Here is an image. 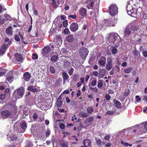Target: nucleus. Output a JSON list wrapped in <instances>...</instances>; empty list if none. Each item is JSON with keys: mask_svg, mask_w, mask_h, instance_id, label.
I'll use <instances>...</instances> for the list:
<instances>
[{"mask_svg": "<svg viewBox=\"0 0 147 147\" xmlns=\"http://www.w3.org/2000/svg\"><path fill=\"white\" fill-rule=\"evenodd\" d=\"M120 37L116 33H112L109 34L107 39V42L110 43H113L115 42L116 43L120 41Z\"/></svg>", "mask_w": 147, "mask_h": 147, "instance_id": "1", "label": "nucleus"}, {"mask_svg": "<svg viewBox=\"0 0 147 147\" xmlns=\"http://www.w3.org/2000/svg\"><path fill=\"white\" fill-rule=\"evenodd\" d=\"M127 10L128 14L131 16L135 17L136 13L134 12L138 15L140 13V12H139L138 10H141V8H139L137 10L134 9L132 7V6L130 4L128 5L127 7Z\"/></svg>", "mask_w": 147, "mask_h": 147, "instance_id": "2", "label": "nucleus"}, {"mask_svg": "<svg viewBox=\"0 0 147 147\" xmlns=\"http://www.w3.org/2000/svg\"><path fill=\"white\" fill-rule=\"evenodd\" d=\"M24 93V88L21 87L14 91L13 96L16 99H19L23 96Z\"/></svg>", "mask_w": 147, "mask_h": 147, "instance_id": "3", "label": "nucleus"}, {"mask_svg": "<svg viewBox=\"0 0 147 147\" xmlns=\"http://www.w3.org/2000/svg\"><path fill=\"white\" fill-rule=\"evenodd\" d=\"M109 12L112 16L116 15L118 13V8L115 4H112L109 7Z\"/></svg>", "mask_w": 147, "mask_h": 147, "instance_id": "4", "label": "nucleus"}, {"mask_svg": "<svg viewBox=\"0 0 147 147\" xmlns=\"http://www.w3.org/2000/svg\"><path fill=\"white\" fill-rule=\"evenodd\" d=\"M62 42V41L61 36L56 35L55 36L53 43V44L56 45L57 47H58L61 45Z\"/></svg>", "mask_w": 147, "mask_h": 147, "instance_id": "5", "label": "nucleus"}, {"mask_svg": "<svg viewBox=\"0 0 147 147\" xmlns=\"http://www.w3.org/2000/svg\"><path fill=\"white\" fill-rule=\"evenodd\" d=\"M102 22L106 24V25L109 26H113L115 25V24L117 23L116 20L114 18H112L108 20H104Z\"/></svg>", "mask_w": 147, "mask_h": 147, "instance_id": "6", "label": "nucleus"}, {"mask_svg": "<svg viewBox=\"0 0 147 147\" xmlns=\"http://www.w3.org/2000/svg\"><path fill=\"white\" fill-rule=\"evenodd\" d=\"M27 128V125L26 123L23 121L20 124L19 128L16 129L17 131L19 133H23L24 132Z\"/></svg>", "mask_w": 147, "mask_h": 147, "instance_id": "7", "label": "nucleus"}, {"mask_svg": "<svg viewBox=\"0 0 147 147\" xmlns=\"http://www.w3.org/2000/svg\"><path fill=\"white\" fill-rule=\"evenodd\" d=\"M88 53L86 49L85 48H82L80 51V55L83 59H85Z\"/></svg>", "mask_w": 147, "mask_h": 147, "instance_id": "8", "label": "nucleus"}, {"mask_svg": "<svg viewBox=\"0 0 147 147\" xmlns=\"http://www.w3.org/2000/svg\"><path fill=\"white\" fill-rule=\"evenodd\" d=\"M112 62V59L111 57H109L107 58L106 69L107 70L109 71L113 67Z\"/></svg>", "mask_w": 147, "mask_h": 147, "instance_id": "9", "label": "nucleus"}, {"mask_svg": "<svg viewBox=\"0 0 147 147\" xmlns=\"http://www.w3.org/2000/svg\"><path fill=\"white\" fill-rule=\"evenodd\" d=\"M51 4L55 8H57L60 3L63 4L64 0H51Z\"/></svg>", "mask_w": 147, "mask_h": 147, "instance_id": "10", "label": "nucleus"}, {"mask_svg": "<svg viewBox=\"0 0 147 147\" xmlns=\"http://www.w3.org/2000/svg\"><path fill=\"white\" fill-rule=\"evenodd\" d=\"M7 138L9 141H12L13 142H15L16 140H18V138L17 137L16 135L14 134H8L7 135Z\"/></svg>", "mask_w": 147, "mask_h": 147, "instance_id": "11", "label": "nucleus"}, {"mask_svg": "<svg viewBox=\"0 0 147 147\" xmlns=\"http://www.w3.org/2000/svg\"><path fill=\"white\" fill-rule=\"evenodd\" d=\"M106 62V58L103 56L101 57L98 61V64L102 67H104L105 66Z\"/></svg>", "mask_w": 147, "mask_h": 147, "instance_id": "12", "label": "nucleus"}, {"mask_svg": "<svg viewBox=\"0 0 147 147\" xmlns=\"http://www.w3.org/2000/svg\"><path fill=\"white\" fill-rule=\"evenodd\" d=\"M78 26L76 23L74 22L71 25L70 27V30L73 32L76 31L78 29Z\"/></svg>", "mask_w": 147, "mask_h": 147, "instance_id": "13", "label": "nucleus"}, {"mask_svg": "<svg viewBox=\"0 0 147 147\" xmlns=\"http://www.w3.org/2000/svg\"><path fill=\"white\" fill-rule=\"evenodd\" d=\"M95 0H88L86 3L87 4L86 7L89 9H91L93 7V5L95 2Z\"/></svg>", "mask_w": 147, "mask_h": 147, "instance_id": "14", "label": "nucleus"}, {"mask_svg": "<svg viewBox=\"0 0 147 147\" xmlns=\"http://www.w3.org/2000/svg\"><path fill=\"white\" fill-rule=\"evenodd\" d=\"M80 15L83 17H85L87 15V11L86 9L84 7H81L79 10Z\"/></svg>", "mask_w": 147, "mask_h": 147, "instance_id": "15", "label": "nucleus"}, {"mask_svg": "<svg viewBox=\"0 0 147 147\" xmlns=\"http://www.w3.org/2000/svg\"><path fill=\"white\" fill-rule=\"evenodd\" d=\"M1 114L2 117L5 118L9 117L11 115L10 113L7 110L2 111Z\"/></svg>", "mask_w": 147, "mask_h": 147, "instance_id": "16", "label": "nucleus"}, {"mask_svg": "<svg viewBox=\"0 0 147 147\" xmlns=\"http://www.w3.org/2000/svg\"><path fill=\"white\" fill-rule=\"evenodd\" d=\"M125 34L126 36L134 35L133 32H131L129 27H127L126 28L125 31Z\"/></svg>", "mask_w": 147, "mask_h": 147, "instance_id": "17", "label": "nucleus"}, {"mask_svg": "<svg viewBox=\"0 0 147 147\" xmlns=\"http://www.w3.org/2000/svg\"><path fill=\"white\" fill-rule=\"evenodd\" d=\"M6 33L9 36H11L13 34L12 27L11 26H10L7 28L5 30Z\"/></svg>", "mask_w": 147, "mask_h": 147, "instance_id": "18", "label": "nucleus"}, {"mask_svg": "<svg viewBox=\"0 0 147 147\" xmlns=\"http://www.w3.org/2000/svg\"><path fill=\"white\" fill-rule=\"evenodd\" d=\"M31 75L28 72H26L24 74L23 78L26 81H28L31 78Z\"/></svg>", "mask_w": 147, "mask_h": 147, "instance_id": "19", "label": "nucleus"}, {"mask_svg": "<svg viewBox=\"0 0 147 147\" xmlns=\"http://www.w3.org/2000/svg\"><path fill=\"white\" fill-rule=\"evenodd\" d=\"M106 73V70L104 69H100L98 77L100 79L102 78L104 76Z\"/></svg>", "mask_w": 147, "mask_h": 147, "instance_id": "20", "label": "nucleus"}, {"mask_svg": "<svg viewBox=\"0 0 147 147\" xmlns=\"http://www.w3.org/2000/svg\"><path fill=\"white\" fill-rule=\"evenodd\" d=\"M50 51V48L48 47L47 46L45 47L43 49V51L42 53L43 54H47Z\"/></svg>", "mask_w": 147, "mask_h": 147, "instance_id": "21", "label": "nucleus"}, {"mask_svg": "<svg viewBox=\"0 0 147 147\" xmlns=\"http://www.w3.org/2000/svg\"><path fill=\"white\" fill-rule=\"evenodd\" d=\"M7 48L6 45L4 44L0 50V55H3L5 52Z\"/></svg>", "mask_w": 147, "mask_h": 147, "instance_id": "22", "label": "nucleus"}, {"mask_svg": "<svg viewBox=\"0 0 147 147\" xmlns=\"http://www.w3.org/2000/svg\"><path fill=\"white\" fill-rule=\"evenodd\" d=\"M66 40L67 42H71L74 40V37L73 35H69L66 37Z\"/></svg>", "mask_w": 147, "mask_h": 147, "instance_id": "23", "label": "nucleus"}, {"mask_svg": "<svg viewBox=\"0 0 147 147\" xmlns=\"http://www.w3.org/2000/svg\"><path fill=\"white\" fill-rule=\"evenodd\" d=\"M14 56L16 60L20 62L22 60V57L18 53H16Z\"/></svg>", "mask_w": 147, "mask_h": 147, "instance_id": "24", "label": "nucleus"}, {"mask_svg": "<svg viewBox=\"0 0 147 147\" xmlns=\"http://www.w3.org/2000/svg\"><path fill=\"white\" fill-rule=\"evenodd\" d=\"M83 143L84 146L87 147L91 144V141L89 139H86L83 141Z\"/></svg>", "mask_w": 147, "mask_h": 147, "instance_id": "25", "label": "nucleus"}, {"mask_svg": "<svg viewBox=\"0 0 147 147\" xmlns=\"http://www.w3.org/2000/svg\"><path fill=\"white\" fill-rule=\"evenodd\" d=\"M113 102H114L115 105L118 108H121V105L120 102L119 101H117L115 100H114Z\"/></svg>", "mask_w": 147, "mask_h": 147, "instance_id": "26", "label": "nucleus"}, {"mask_svg": "<svg viewBox=\"0 0 147 147\" xmlns=\"http://www.w3.org/2000/svg\"><path fill=\"white\" fill-rule=\"evenodd\" d=\"M30 118L32 120L35 121L38 118V114L36 113H35L33 116L30 115Z\"/></svg>", "mask_w": 147, "mask_h": 147, "instance_id": "27", "label": "nucleus"}, {"mask_svg": "<svg viewBox=\"0 0 147 147\" xmlns=\"http://www.w3.org/2000/svg\"><path fill=\"white\" fill-rule=\"evenodd\" d=\"M13 72L11 71L9 72V74L10 75H8L7 76L6 78L7 80L9 81H11L12 79L13 78Z\"/></svg>", "mask_w": 147, "mask_h": 147, "instance_id": "28", "label": "nucleus"}, {"mask_svg": "<svg viewBox=\"0 0 147 147\" xmlns=\"http://www.w3.org/2000/svg\"><path fill=\"white\" fill-rule=\"evenodd\" d=\"M56 104L58 108H60L61 106L62 102L61 99L59 97L57 99V101L56 102Z\"/></svg>", "mask_w": 147, "mask_h": 147, "instance_id": "29", "label": "nucleus"}, {"mask_svg": "<svg viewBox=\"0 0 147 147\" xmlns=\"http://www.w3.org/2000/svg\"><path fill=\"white\" fill-rule=\"evenodd\" d=\"M94 117H90L87 118L85 120V122L86 123H90V124H92L91 122L93 120Z\"/></svg>", "mask_w": 147, "mask_h": 147, "instance_id": "30", "label": "nucleus"}, {"mask_svg": "<svg viewBox=\"0 0 147 147\" xmlns=\"http://www.w3.org/2000/svg\"><path fill=\"white\" fill-rule=\"evenodd\" d=\"M63 80H67L69 78L67 74L65 71H63L62 73Z\"/></svg>", "mask_w": 147, "mask_h": 147, "instance_id": "31", "label": "nucleus"}, {"mask_svg": "<svg viewBox=\"0 0 147 147\" xmlns=\"http://www.w3.org/2000/svg\"><path fill=\"white\" fill-rule=\"evenodd\" d=\"M28 89L29 90H30L33 92H36L37 91V89L34 86H30L28 87Z\"/></svg>", "mask_w": 147, "mask_h": 147, "instance_id": "32", "label": "nucleus"}, {"mask_svg": "<svg viewBox=\"0 0 147 147\" xmlns=\"http://www.w3.org/2000/svg\"><path fill=\"white\" fill-rule=\"evenodd\" d=\"M98 5H97L95 6V10L94 11H90V15H92V14H94L95 15H96V14L97 13L98 11Z\"/></svg>", "mask_w": 147, "mask_h": 147, "instance_id": "33", "label": "nucleus"}, {"mask_svg": "<svg viewBox=\"0 0 147 147\" xmlns=\"http://www.w3.org/2000/svg\"><path fill=\"white\" fill-rule=\"evenodd\" d=\"M103 80H100L98 81L97 84V87L98 88H100L103 86Z\"/></svg>", "mask_w": 147, "mask_h": 147, "instance_id": "34", "label": "nucleus"}, {"mask_svg": "<svg viewBox=\"0 0 147 147\" xmlns=\"http://www.w3.org/2000/svg\"><path fill=\"white\" fill-rule=\"evenodd\" d=\"M79 115L80 116H82L85 118L88 116V114L84 112H80L79 113Z\"/></svg>", "mask_w": 147, "mask_h": 147, "instance_id": "35", "label": "nucleus"}, {"mask_svg": "<svg viewBox=\"0 0 147 147\" xmlns=\"http://www.w3.org/2000/svg\"><path fill=\"white\" fill-rule=\"evenodd\" d=\"M112 53L113 54H115L117 53V49L114 47L112 46L110 48Z\"/></svg>", "mask_w": 147, "mask_h": 147, "instance_id": "36", "label": "nucleus"}, {"mask_svg": "<svg viewBox=\"0 0 147 147\" xmlns=\"http://www.w3.org/2000/svg\"><path fill=\"white\" fill-rule=\"evenodd\" d=\"M87 111L88 113L90 114L93 112L94 108L92 107H88L87 109Z\"/></svg>", "mask_w": 147, "mask_h": 147, "instance_id": "37", "label": "nucleus"}, {"mask_svg": "<svg viewBox=\"0 0 147 147\" xmlns=\"http://www.w3.org/2000/svg\"><path fill=\"white\" fill-rule=\"evenodd\" d=\"M6 72V70L5 69L0 67V76L3 75Z\"/></svg>", "mask_w": 147, "mask_h": 147, "instance_id": "38", "label": "nucleus"}, {"mask_svg": "<svg viewBox=\"0 0 147 147\" xmlns=\"http://www.w3.org/2000/svg\"><path fill=\"white\" fill-rule=\"evenodd\" d=\"M130 93V90L128 89H125L123 92L124 95L126 96H127Z\"/></svg>", "mask_w": 147, "mask_h": 147, "instance_id": "39", "label": "nucleus"}, {"mask_svg": "<svg viewBox=\"0 0 147 147\" xmlns=\"http://www.w3.org/2000/svg\"><path fill=\"white\" fill-rule=\"evenodd\" d=\"M58 57L57 55H54L52 57L51 60V61L53 62H55L57 60V59Z\"/></svg>", "mask_w": 147, "mask_h": 147, "instance_id": "40", "label": "nucleus"}, {"mask_svg": "<svg viewBox=\"0 0 147 147\" xmlns=\"http://www.w3.org/2000/svg\"><path fill=\"white\" fill-rule=\"evenodd\" d=\"M131 30V32H133V34H134V32L136 31L138 29L137 27L135 26H131V27H130Z\"/></svg>", "mask_w": 147, "mask_h": 147, "instance_id": "41", "label": "nucleus"}, {"mask_svg": "<svg viewBox=\"0 0 147 147\" xmlns=\"http://www.w3.org/2000/svg\"><path fill=\"white\" fill-rule=\"evenodd\" d=\"M132 69L133 67H130L128 68L125 69L124 71L125 73H129L132 71Z\"/></svg>", "mask_w": 147, "mask_h": 147, "instance_id": "42", "label": "nucleus"}, {"mask_svg": "<svg viewBox=\"0 0 147 147\" xmlns=\"http://www.w3.org/2000/svg\"><path fill=\"white\" fill-rule=\"evenodd\" d=\"M114 112L113 111H107L106 113L105 114V116L107 115H113L114 113Z\"/></svg>", "mask_w": 147, "mask_h": 147, "instance_id": "43", "label": "nucleus"}, {"mask_svg": "<svg viewBox=\"0 0 147 147\" xmlns=\"http://www.w3.org/2000/svg\"><path fill=\"white\" fill-rule=\"evenodd\" d=\"M89 87L90 89H91L92 91L96 93H97L98 91V89L96 87H90V85H89Z\"/></svg>", "mask_w": 147, "mask_h": 147, "instance_id": "44", "label": "nucleus"}, {"mask_svg": "<svg viewBox=\"0 0 147 147\" xmlns=\"http://www.w3.org/2000/svg\"><path fill=\"white\" fill-rule=\"evenodd\" d=\"M97 80L96 79L93 80L91 82V85L93 86H95L96 84Z\"/></svg>", "mask_w": 147, "mask_h": 147, "instance_id": "45", "label": "nucleus"}, {"mask_svg": "<svg viewBox=\"0 0 147 147\" xmlns=\"http://www.w3.org/2000/svg\"><path fill=\"white\" fill-rule=\"evenodd\" d=\"M32 57L33 59H37L38 58V56L36 54H33L32 56Z\"/></svg>", "mask_w": 147, "mask_h": 147, "instance_id": "46", "label": "nucleus"}, {"mask_svg": "<svg viewBox=\"0 0 147 147\" xmlns=\"http://www.w3.org/2000/svg\"><path fill=\"white\" fill-rule=\"evenodd\" d=\"M125 134V132L123 131H121L119 132L118 134V136H123Z\"/></svg>", "mask_w": 147, "mask_h": 147, "instance_id": "47", "label": "nucleus"}, {"mask_svg": "<svg viewBox=\"0 0 147 147\" xmlns=\"http://www.w3.org/2000/svg\"><path fill=\"white\" fill-rule=\"evenodd\" d=\"M63 26L64 27H66L68 25V22L67 20L63 21Z\"/></svg>", "mask_w": 147, "mask_h": 147, "instance_id": "48", "label": "nucleus"}, {"mask_svg": "<svg viewBox=\"0 0 147 147\" xmlns=\"http://www.w3.org/2000/svg\"><path fill=\"white\" fill-rule=\"evenodd\" d=\"M63 32L65 34H69L70 32L68 28H67L64 30Z\"/></svg>", "mask_w": 147, "mask_h": 147, "instance_id": "49", "label": "nucleus"}, {"mask_svg": "<svg viewBox=\"0 0 147 147\" xmlns=\"http://www.w3.org/2000/svg\"><path fill=\"white\" fill-rule=\"evenodd\" d=\"M14 39L16 40L19 41L20 40V39L18 35H15L14 36Z\"/></svg>", "mask_w": 147, "mask_h": 147, "instance_id": "50", "label": "nucleus"}, {"mask_svg": "<svg viewBox=\"0 0 147 147\" xmlns=\"http://www.w3.org/2000/svg\"><path fill=\"white\" fill-rule=\"evenodd\" d=\"M50 71L52 74H54L55 72V70L52 66H51L50 68Z\"/></svg>", "mask_w": 147, "mask_h": 147, "instance_id": "51", "label": "nucleus"}, {"mask_svg": "<svg viewBox=\"0 0 147 147\" xmlns=\"http://www.w3.org/2000/svg\"><path fill=\"white\" fill-rule=\"evenodd\" d=\"M19 35L20 36V37L22 42H23L24 41V39L23 38V33L19 32Z\"/></svg>", "mask_w": 147, "mask_h": 147, "instance_id": "52", "label": "nucleus"}, {"mask_svg": "<svg viewBox=\"0 0 147 147\" xmlns=\"http://www.w3.org/2000/svg\"><path fill=\"white\" fill-rule=\"evenodd\" d=\"M136 101L138 102H140L141 100V99L140 98L139 96H136L135 97Z\"/></svg>", "mask_w": 147, "mask_h": 147, "instance_id": "53", "label": "nucleus"}, {"mask_svg": "<svg viewBox=\"0 0 147 147\" xmlns=\"http://www.w3.org/2000/svg\"><path fill=\"white\" fill-rule=\"evenodd\" d=\"M133 53L134 54L136 55H138L140 53L136 49H135V50L133 51Z\"/></svg>", "mask_w": 147, "mask_h": 147, "instance_id": "54", "label": "nucleus"}, {"mask_svg": "<svg viewBox=\"0 0 147 147\" xmlns=\"http://www.w3.org/2000/svg\"><path fill=\"white\" fill-rule=\"evenodd\" d=\"M77 16L76 15H70L68 16V17L75 19L76 18Z\"/></svg>", "mask_w": 147, "mask_h": 147, "instance_id": "55", "label": "nucleus"}, {"mask_svg": "<svg viewBox=\"0 0 147 147\" xmlns=\"http://www.w3.org/2000/svg\"><path fill=\"white\" fill-rule=\"evenodd\" d=\"M93 75L94 76L96 77H97L99 75V73L97 71H94L92 73Z\"/></svg>", "mask_w": 147, "mask_h": 147, "instance_id": "56", "label": "nucleus"}, {"mask_svg": "<svg viewBox=\"0 0 147 147\" xmlns=\"http://www.w3.org/2000/svg\"><path fill=\"white\" fill-rule=\"evenodd\" d=\"M61 146L62 147H68L67 143V142H65L62 144Z\"/></svg>", "mask_w": 147, "mask_h": 147, "instance_id": "57", "label": "nucleus"}, {"mask_svg": "<svg viewBox=\"0 0 147 147\" xmlns=\"http://www.w3.org/2000/svg\"><path fill=\"white\" fill-rule=\"evenodd\" d=\"M144 126L145 129L147 131V122H143L142 123Z\"/></svg>", "mask_w": 147, "mask_h": 147, "instance_id": "58", "label": "nucleus"}, {"mask_svg": "<svg viewBox=\"0 0 147 147\" xmlns=\"http://www.w3.org/2000/svg\"><path fill=\"white\" fill-rule=\"evenodd\" d=\"M60 128L61 129H63L65 127V125L63 123H61L59 125Z\"/></svg>", "mask_w": 147, "mask_h": 147, "instance_id": "59", "label": "nucleus"}, {"mask_svg": "<svg viewBox=\"0 0 147 147\" xmlns=\"http://www.w3.org/2000/svg\"><path fill=\"white\" fill-rule=\"evenodd\" d=\"M135 127H136L137 128H140V131H141V132L140 133H142V134L143 133V132H144V131H142V130L143 129L142 127H139V126H138V125L136 126H135Z\"/></svg>", "mask_w": 147, "mask_h": 147, "instance_id": "60", "label": "nucleus"}, {"mask_svg": "<svg viewBox=\"0 0 147 147\" xmlns=\"http://www.w3.org/2000/svg\"><path fill=\"white\" fill-rule=\"evenodd\" d=\"M74 69L73 68L71 69L70 70L69 72V74L70 76H71L73 73Z\"/></svg>", "mask_w": 147, "mask_h": 147, "instance_id": "61", "label": "nucleus"}, {"mask_svg": "<svg viewBox=\"0 0 147 147\" xmlns=\"http://www.w3.org/2000/svg\"><path fill=\"white\" fill-rule=\"evenodd\" d=\"M6 20L5 19H2V18L0 19V24H2L4 23L5 20Z\"/></svg>", "mask_w": 147, "mask_h": 147, "instance_id": "62", "label": "nucleus"}, {"mask_svg": "<svg viewBox=\"0 0 147 147\" xmlns=\"http://www.w3.org/2000/svg\"><path fill=\"white\" fill-rule=\"evenodd\" d=\"M105 97L107 100H109L110 99L111 96L108 94H107L105 95Z\"/></svg>", "mask_w": 147, "mask_h": 147, "instance_id": "63", "label": "nucleus"}, {"mask_svg": "<svg viewBox=\"0 0 147 147\" xmlns=\"http://www.w3.org/2000/svg\"><path fill=\"white\" fill-rule=\"evenodd\" d=\"M143 54L145 57H147V51H144L143 52Z\"/></svg>", "mask_w": 147, "mask_h": 147, "instance_id": "64", "label": "nucleus"}]
</instances>
